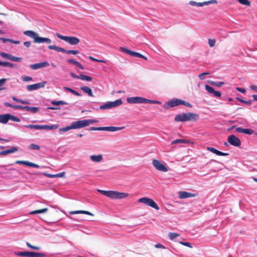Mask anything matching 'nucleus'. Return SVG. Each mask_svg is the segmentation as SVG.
I'll return each instance as SVG.
<instances>
[{
	"instance_id": "obj_4",
	"label": "nucleus",
	"mask_w": 257,
	"mask_h": 257,
	"mask_svg": "<svg viewBox=\"0 0 257 257\" xmlns=\"http://www.w3.org/2000/svg\"><path fill=\"white\" fill-rule=\"evenodd\" d=\"M126 101L128 103H150V104H160L161 102L156 100L148 99L140 96L131 97L126 98Z\"/></svg>"
},
{
	"instance_id": "obj_44",
	"label": "nucleus",
	"mask_w": 257,
	"mask_h": 257,
	"mask_svg": "<svg viewBox=\"0 0 257 257\" xmlns=\"http://www.w3.org/2000/svg\"><path fill=\"white\" fill-rule=\"evenodd\" d=\"M186 142H187V141L185 140L177 139L176 140L173 141L171 143V145H174V144H178V143H186Z\"/></svg>"
},
{
	"instance_id": "obj_50",
	"label": "nucleus",
	"mask_w": 257,
	"mask_h": 257,
	"mask_svg": "<svg viewBox=\"0 0 257 257\" xmlns=\"http://www.w3.org/2000/svg\"><path fill=\"white\" fill-rule=\"evenodd\" d=\"M237 100H238L240 102H242V103H245V104H248V105H250L251 104V102H252V100H244L241 98H237Z\"/></svg>"
},
{
	"instance_id": "obj_63",
	"label": "nucleus",
	"mask_w": 257,
	"mask_h": 257,
	"mask_svg": "<svg viewBox=\"0 0 257 257\" xmlns=\"http://www.w3.org/2000/svg\"><path fill=\"white\" fill-rule=\"evenodd\" d=\"M236 89L238 91H239V92H241V93H245V92H246V90H245V89H244V88H240V87H237V88H236Z\"/></svg>"
},
{
	"instance_id": "obj_32",
	"label": "nucleus",
	"mask_w": 257,
	"mask_h": 257,
	"mask_svg": "<svg viewBox=\"0 0 257 257\" xmlns=\"http://www.w3.org/2000/svg\"><path fill=\"white\" fill-rule=\"evenodd\" d=\"M48 209L47 208H45L43 209L33 211L31 212L30 213V214H37V213H45V212H47L48 211Z\"/></svg>"
},
{
	"instance_id": "obj_26",
	"label": "nucleus",
	"mask_w": 257,
	"mask_h": 257,
	"mask_svg": "<svg viewBox=\"0 0 257 257\" xmlns=\"http://www.w3.org/2000/svg\"><path fill=\"white\" fill-rule=\"evenodd\" d=\"M109 102L111 108L119 106L122 103V101L120 99H117L114 101H110Z\"/></svg>"
},
{
	"instance_id": "obj_24",
	"label": "nucleus",
	"mask_w": 257,
	"mask_h": 257,
	"mask_svg": "<svg viewBox=\"0 0 257 257\" xmlns=\"http://www.w3.org/2000/svg\"><path fill=\"white\" fill-rule=\"evenodd\" d=\"M80 89L88 96L93 97L94 95L92 93V90L88 86H82Z\"/></svg>"
},
{
	"instance_id": "obj_13",
	"label": "nucleus",
	"mask_w": 257,
	"mask_h": 257,
	"mask_svg": "<svg viewBox=\"0 0 257 257\" xmlns=\"http://www.w3.org/2000/svg\"><path fill=\"white\" fill-rule=\"evenodd\" d=\"M49 65V64L47 61L42 62L41 63L31 64L30 67L33 70L38 69L41 68L45 67Z\"/></svg>"
},
{
	"instance_id": "obj_30",
	"label": "nucleus",
	"mask_w": 257,
	"mask_h": 257,
	"mask_svg": "<svg viewBox=\"0 0 257 257\" xmlns=\"http://www.w3.org/2000/svg\"><path fill=\"white\" fill-rule=\"evenodd\" d=\"M58 127V125H41V130L47 129V130H53L56 129Z\"/></svg>"
},
{
	"instance_id": "obj_60",
	"label": "nucleus",
	"mask_w": 257,
	"mask_h": 257,
	"mask_svg": "<svg viewBox=\"0 0 257 257\" xmlns=\"http://www.w3.org/2000/svg\"><path fill=\"white\" fill-rule=\"evenodd\" d=\"M22 60V58L21 57H17L15 56H13V61L16 62H21Z\"/></svg>"
},
{
	"instance_id": "obj_14",
	"label": "nucleus",
	"mask_w": 257,
	"mask_h": 257,
	"mask_svg": "<svg viewBox=\"0 0 257 257\" xmlns=\"http://www.w3.org/2000/svg\"><path fill=\"white\" fill-rule=\"evenodd\" d=\"M214 2L216 3V1L212 0V1H207V2H204L203 3H197L195 1H191L189 2V4L191 6L201 7H203L205 5H207L208 4H212Z\"/></svg>"
},
{
	"instance_id": "obj_29",
	"label": "nucleus",
	"mask_w": 257,
	"mask_h": 257,
	"mask_svg": "<svg viewBox=\"0 0 257 257\" xmlns=\"http://www.w3.org/2000/svg\"><path fill=\"white\" fill-rule=\"evenodd\" d=\"M67 62L73 64L75 65L76 66L78 67L81 69L83 70L84 69L83 66L78 61L74 60L73 59H68Z\"/></svg>"
},
{
	"instance_id": "obj_10",
	"label": "nucleus",
	"mask_w": 257,
	"mask_h": 257,
	"mask_svg": "<svg viewBox=\"0 0 257 257\" xmlns=\"http://www.w3.org/2000/svg\"><path fill=\"white\" fill-rule=\"evenodd\" d=\"M227 141L230 145L235 147H240L241 145L240 140L233 135L228 137Z\"/></svg>"
},
{
	"instance_id": "obj_45",
	"label": "nucleus",
	"mask_w": 257,
	"mask_h": 257,
	"mask_svg": "<svg viewBox=\"0 0 257 257\" xmlns=\"http://www.w3.org/2000/svg\"><path fill=\"white\" fill-rule=\"evenodd\" d=\"M179 234H178L177 233L170 232L169 233V237L170 239L171 240L175 239V238L179 236Z\"/></svg>"
},
{
	"instance_id": "obj_49",
	"label": "nucleus",
	"mask_w": 257,
	"mask_h": 257,
	"mask_svg": "<svg viewBox=\"0 0 257 257\" xmlns=\"http://www.w3.org/2000/svg\"><path fill=\"white\" fill-rule=\"evenodd\" d=\"M71 129H72V126H71V124L70 125H69V126H67L65 127L60 128L59 129V131L60 132H66L68 131L69 130H70Z\"/></svg>"
},
{
	"instance_id": "obj_5",
	"label": "nucleus",
	"mask_w": 257,
	"mask_h": 257,
	"mask_svg": "<svg viewBox=\"0 0 257 257\" xmlns=\"http://www.w3.org/2000/svg\"><path fill=\"white\" fill-rule=\"evenodd\" d=\"M180 105H184L189 107H192V105L190 103L179 98L171 99L165 104V107L166 108H169Z\"/></svg>"
},
{
	"instance_id": "obj_19",
	"label": "nucleus",
	"mask_w": 257,
	"mask_h": 257,
	"mask_svg": "<svg viewBox=\"0 0 257 257\" xmlns=\"http://www.w3.org/2000/svg\"><path fill=\"white\" fill-rule=\"evenodd\" d=\"M207 150L218 156H225L228 155V153H223L212 147H207Z\"/></svg>"
},
{
	"instance_id": "obj_38",
	"label": "nucleus",
	"mask_w": 257,
	"mask_h": 257,
	"mask_svg": "<svg viewBox=\"0 0 257 257\" xmlns=\"http://www.w3.org/2000/svg\"><path fill=\"white\" fill-rule=\"evenodd\" d=\"M26 244L28 247L32 249L38 250L41 248L40 246L33 245L31 244L29 242H26Z\"/></svg>"
},
{
	"instance_id": "obj_8",
	"label": "nucleus",
	"mask_w": 257,
	"mask_h": 257,
	"mask_svg": "<svg viewBox=\"0 0 257 257\" xmlns=\"http://www.w3.org/2000/svg\"><path fill=\"white\" fill-rule=\"evenodd\" d=\"M48 48L50 50H54L57 52H61L63 53H66L68 54L76 55L79 53V51L77 50H66L63 48L59 47L56 45H49Z\"/></svg>"
},
{
	"instance_id": "obj_40",
	"label": "nucleus",
	"mask_w": 257,
	"mask_h": 257,
	"mask_svg": "<svg viewBox=\"0 0 257 257\" xmlns=\"http://www.w3.org/2000/svg\"><path fill=\"white\" fill-rule=\"evenodd\" d=\"M85 120L86 126L89 125L90 124L98 122V120L96 119H89Z\"/></svg>"
},
{
	"instance_id": "obj_42",
	"label": "nucleus",
	"mask_w": 257,
	"mask_h": 257,
	"mask_svg": "<svg viewBox=\"0 0 257 257\" xmlns=\"http://www.w3.org/2000/svg\"><path fill=\"white\" fill-rule=\"evenodd\" d=\"M29 148L31 150H39L40 148V147L38 145L31 144L29 146Z\"/></svg>"
},
{
	"instance_id": "obj_17",
	"label": "nucleus",
	"mask_w": 257,
	"mask_h": 257,
	"mask_svg": "<svg viewBox=\"0 0 257 257\" xmlns=\"http://www.w3.org/2000/svg\"><path fill=\"white\" fill-rule=\"evenodd\" d=\"M16 163L18 164H23V165H26L28 166L36 168H38L40 167L39 165H38V164H35L33 163H31V162H28L27 161H19V160H18L16 162Z\"/></svg>"
},
{
	"instance_id": "obj_35",
	"label": "nucleus",
	"mask_w": 257,
	"mask_h": 257,
	"mask_svg": "<svg viewBox=\"0 0 257 257\" xmlns=\"http://www.w3.org/2000/svg\"><path fill=\"white\" fill-rule=\"evenodd\" d=\"M8 118L9 120H11L16 122H20L21 121L19 118L9 113H8Z\"/></svg>"
},
{
	"instance_id": "obj_2",
	"label": "nucleus",
	"mask_w": 257,
	"mask_h": 257,
	"mask_svg": "<svg viewBox=\"0 0 257 257\" xmlns=\"http://www.w3.org/2000/svg\"><path fill=\"white\" fill-rule=\"evenodd\" d=\"M97 191L101 194L112 199H122L127 197L128 194L126 193L119 192L116 191H105L98 189Z\"/></svg>"
},
{
	"instance_id": "obj_53",
	"label": "nucleus",
	"mask_w": 257,
	"mask_h": 257,
	"mask_svg": "<svg viewBox=\"0 0 257 257\" xmlns=\"http://www.w3.org/2000/svg\"><path fill=\"white\" fill-rule=\"evenodd\" d=\"M22 79L25 82L30 81L33 80L32 77L29 76H25L22 77Z\"/></svg>"
},
{
	"instance_id": "obj_56",
	"label": "nucleus",
	"mask_w": 257,
	"mask_h": 257,
	"mask_svg": "<svg viewBox=\"0 0 257 257\" xmlns=\"http://www.w3.org/2000/svg\"><path fill=\"white\" fill-rule=\"evenodd\" d=\"M7 79L6 78H2L0 79V87L4 85L5 82L7 81ZM3 89V88H0V90Z\"/></svg>"
},
{
	"instance_id": "obj_9",
	"label": "nucleus",
	"mask_w": 257,
	"mask_h": 257,
	"mask_svg": "<svg viewBox=\"0 0 257 257\" xmlns=\"http://www.w3.org/2000/svg\"><path fill=\"white\" fill-rule=\"evenodd\" d=\"M152 165L156 169L159 171L166 172L168 170L167 167H166L164 164H163L160 161L158 160H153Z\"/></svg>"
},
{
	"instance_id": "obj_12",
	"label": "nucleus",
	"mask_w": 257,
	"mask_h": 257,
	"mask_svg": "<svg viewBox=\"0 0 257 257\" xmlns=\"http://www.w3.org/2000/svg\"><path fill=\"white\" fill-rule=\"evenodd\" d=\"M71 124L72 129H78L86 126L85 119L73 121Z\"/></svg>"
},
{
	"instance_id": "obj_41",
	"label": "nucleus",
	"mask_w": 257,
	"mask_h": 257,
	"mask_svg": "<svg viewBox=\"0 0 257 257\" xmlns=\"http://www.w3.org/2000/svg\"><path fill=\"white\" fill-rule=\"evenodd\" d=\"M5 106H8V107H11V108H14V109H20V105H13V104H12L9 102H5Z\"/></svg>"
},
{
	"instance_id": "obj_31",
	"label": "nucleus",
	"mask_w": 257,
	"mask_h": 257,
	"mask_svg": "<svg viewBox=\"0 0 257 257\" xmlns=\"http://www.w3.org/2000/svg\"><path fill=\"white\" fill-rule=\"evenodd\" d=\"M25 127L30 129L41 130V125L28 124L25 125Z\"/></svg>"
},
{
	"instance_id": "obj_52",
	"label": "nucleus",
	"mask_w": 257,
	"mask_h": 257,
	"mask_svg": "<svg viewBox=\"0 0 257 257\" xmlns=\"http://www.w3.org/2000/svg\"><path fill=\"white\" fill-rule=\"evenodd\" d=\"M89 58L90 60L98 62H100V63H106V61L105 60L97 59L93 58V57H92L91 56H89Z\"/></svg>"
},
{
	"instance_id": "obj_61",
	"label": "nucleus",
	"mask_w": 257,
	"mask_h": 257,
	"mask_svg": "<svg viewBox=\"0 0 257 257\" xmlns=\"http://www.w3.org/2000/svg\"><path fill=\"white\" fill-rule=\"evenodd\" d=\"M101 127H91L89 128L90 131H101Z\"/></svg>"
},
{
	"instance_id": "obj_59",
	"label": "nucleus",
	"mask_w": 257,
	"mask_h": 257,
	"mask_svg": "<svg viewBox=\"0 0 257 257\" xmlns=\"http://www.w3.org/2000/svg\"><path fill=\"white\" fill-rule=\"evenodd\" d=\"M9 54H7L4 52H0V56L4 58L8 59Z\"/></svg>"
},
{
	"instance_id": "obj_47",
	"label": "nucleus",
	"mask_w": 257,
	"mask_h": 257,
	"mask_svg": "<svg viewBox=\"0 0 257 257\" xmlns=\"http://www.w3.org/2000/svg\"><path fill=\"white\" fill-rule=\"evenodd\" d=\"M99 108L100 109H105L111 108V107H110L109 102H108L106 103L101 105Z\"/></svg>"
},
{
	"instance_id": "obj_37",
	"label": "nucleus",
	"mask_w": 257,
	"mask_h": 257,
	"mask_svg": "<svg viewBox=\"0 0 257 257\" xmlns=\"http://www.w3.org/2000/svg\"><path fill=\"white\" fill-rule=\"evenodd\" d=\"M1 66L4 67H14V65L13 63L8 62H2L1 61Z\"/></svg>"
},
{
	"instance_id": "obj_55",
	"label": "nucleus",
	"mask_w": 257,
	"mask_h": 257,
	"mask_svg": "<svg viewBox=\"0 0 257 257\" xmlns=\"http://www.w3.org/2000/svg\"><path fill=\"white\" fill-rule=\"evenodd\" d=\"M120 50L124 52V53H125L126 54H131V50H130L125 48H124V47H120Z\"/></svg>"
},
{
	"instance_id": "obj_27",
	"label": "nucleus",
	"mask_w": 257,
	"mask_h": 257,
	"mask_svg": "<svg viewBox=\"0 0 257 257\" xmlns=\"http://www.w3.org/2000/svg\"><path fill=\"white\" fill-rule=\"evenodd\" d=\"M9 121L8 113L5 114H0V122L6 124Z\"/></svg>"
},
{
	"instance_id": "obj_22",
	"label": "nucleus",
	"mask_w": 257,
	"mask_h": 257,
	"mask_svg": "<svg viewBox=\"0 0 257 257\" xmlns=\"http://www.w3.org/2000/svg\"><path fill=\"white\" fill-rule=\"evenodd\" d=\"M65 172H63L59 174H51L47 173H44L43 175L46 177H49V178H56V177H65Z\"/></svg>"
},
{
	"instance_id": "obj_25",
	"label": "nucleus",
	"mask_w": 257,
	"mask_h": 257,
	"mask_svg": "<svg viewBox=\"0 0 257 257\" xmlns=\"http://www.w3.org/2000/svg\"><path fill=\"white\" fill-rule=\"evenodd\" d=\"M90 158L91 160L94 162H100L103 159V157L101 155H91Z\"/></svg>"
},
{
	"instance_id": "obj_16",
	"label": "nucleus",
	"mask_w": 257,
	"mask_h": 257,
	"mask_svg": "<svg viewBox=\"0 0 257 257\" xmlns=\"http://www.w3.org/2000/svg\"><path fill=\"white\" fill-rule=\"evenodd\" d=\"M20 109H25L27 111H30L33 113H36L39 110V108L38 107H31L29 106H22L20 105Z\"/></svg>"
},
{
	"instance_id": "obj_34",
	"label": "nucleus",
	"mask_w": 257,
	"mask_h": 257,
	"mask_svg": "<svg viewBox=\"0 0 257 257\" xmlns=\"http://www.w3.org/2000/svg\"><path fill=\"white\" fill-rule=\"evenodd\" d=\"M64 89L70 91V92H71L72 94H73L74 95H75L76 96H79L81 95V94L80 93H79L78 92H77L76 91L73 90V89H72L71 88H69L68 87H64Z\"/></svg>"
},
{
	"instance_id": "obj_28",
	"label": "nucleus",
	"mask_w": 257,
	"mask_h": 257,
	"mask_svg": "<svg viewBox=\"0 0 257 257\" xmlns=\"http://www.w3.org/2000/svg\"><path fill=\"white\" fill-rule=\"evenodd\" d=\"M46 254L42 252H29V257H45Z\"/></svg>"
},
{
	"instance_id": "obj_64",
	"label": "nucleus",
	"mask_w": 257,
	"mask_h": 257,
	"mask_svg": "<svg viewBox=\"0 0 257 257\" xmlns=\"http://www.w3.org/2000/svg\"><path fill=\"white\" fill-rule=\"evenodd\" d=\"M250 88L251 90L257 92V86H256V85H251V86H250Z\"/></svg>"
},
{
	"instance_id": "obj_11",
	"label": "nucleus",
	"mask_w": 257,
	"mask_h": 257,
	"mask_svg": "<svg viewBox=\"0 0 257 257\" xmlns=\"http://www.w3.org/2000/svg\"><path fill=\"white\" fill-rule=\"evenodd\" d=\"M46 84V81H43L42 82L36 83L32 85H28L27 86V89L28 91H32L34 90H37L38 89L43 88Z\"/></svg>"
},
{
	"instance_id": "obj_51",
	"label": "nucleus",
	"mask_w": 257,
	"mask_h": 257,
	"mask_svg": "<svg viewBox=\"0 0 257 257\" xmlns=\"http://www.w3.org/2000/svg\"><path fill=\"white\" fill-rule=\"evenodd\" d=\"M215 43H216L215 40L211 39H208V44L210 47H213V46H214Z\"/></svg>"
},
{
	"instance_id": "obj_57",
	"label": "nucleus",
	"mask_w": 257,
	"mask_h": 257,
	"mask_svg": "<svg viewBox=\"0 0 257 257\" xmlns=\"http://www.w3.org/2000/svg\"><path fill=\"white\" fill-rule=\"evenodd\" d=\"M209 73H208V72H204V73H201L199 75L198 77L201 80H203L205 79V75H208Z\"/></svg>"
},
{
	"instance_id": "obj_18",
	"label": "nucleus",
	"mask_w": 257,
	"mask_h": 257,
	"mask_svg": "<svg viewBox=\"0 0 257 257\" xmlns=\"http://www.w3.org/2000/svg\"><path fill=\"white\" fill-rule=\"evenodd\" d=\"M18 151V149L17 147H13L9 149H7L6 150L0 152V156H6L9 154L13 153L16 152Z\"/></svg>"
},
{
	"instance_id": "obj_23",
	"label": "nucleus",
	"mask_w": 257,
	"mask_h": 257,
	"mask_svg": "<svg viewBox=\"0 0 257 257\" xmlns=\"http://www.w3.org/2000/svg\"><path fill=\"white\" fill-rule=\"evenodd\" d=\"M69 214L71 215L72 214H84L89 215L90 216H93V214L91 213L90 212H89L88 211H85V210H76V211H69Z\"/></svg>"
},
{
	"instance_id": "obj_3",
	"label": "nucleus",
	"mask_w": 257,
	"mask_h": 257,
	"mask_svg": "<svg viewBox=\"0 0 257 257\" xmlns=\"http://www.w3.org/2000/svg\"><path fill=\"white\" fill-rule=\"evenodd\" d=\"M24 34L27 36L32 38L34 39V42L35 43H46L47 44H50L51 43V40L47 38H43L39 36V35L36 32L31 31L27 30L24 32Z\"/></svg>"
},
{
	"instance_id": "obj_62",
	"label": "nucleus",
	"mask_w": 257,
	"mask_h": 257,
	"mask_svg": "<svg viewBox=\"0 0 257 257\" xmlns=\"http://www.w3.org/2000/svg\"><path fill=\"white\" fill-rule=\"evenodd\" d=\"M213 93L214 94V95L215 96L218 97H220L221 95L220 92L218 91L214 90V92H213Z\"/></svg>"
},
{
	"instance_id": "obj_1",
	"label": "nucleus",
	"mask_w": 257,
	"mask_h": 257,
	"mask_svg": "<svg viewBox=\"0 0 257 257\" xmlns=\"http://www.w3.org/2000/svg\"><path fill=\"white\" fill-rule=\"evenodd\" d=\"M199 118V115L192 112L182 113L176 115L174 120L176 122H185L187 121H197Z\"/></svg>"
},
{
	"instance_id": "obj_54",
	"label": "nucleus",
	"mask_w": 257,
	"mask_h": 257,
	"mask_svg": "<svg viewBox=\"0 0 257 257\" xmlns=\"http://www.w3.org/2000/svg\"><path fill=\"white\" fill-rule=\"evenodd\" d=\"M130 55L136 57H140V56H141V54L137 52L131 51Z\"/></svg>"
},
{
	"instance_id": "obj_20",
	"label": "nucleus",
	"mask_w": 257,
	"mask_h": 257,
	"mask_svg": "<svg viewBox=\"0 0 257 257\" xmlns=\"http://www.w3.org/2000/svg\"><path fill=\"white\" fill-rule=\"evenodd\" d=\"M236 131L238 133H244L247 135H251L253 133L254 131L250 128H242L238 127L236 128Z\"/></svg>"
},
{
	"instance_id": "obj_15",
	"label": "nucleus",
	"mask_w": 257,
	"mask_h": 257,
	"mask_svg": "<svg viewBox=\"0 0 257 257\" xmlns=\"http://www.w3.org/2000/svg\"><path fill=\"white\" fill-rule=\"evenodd\" d=\"M125 126L116 127V126H103L101 127V131L115 132L124 129Z\"/></svg>"
},
{
	"instance_id": "obj_58",
	"label": "nucleus",
	"mask_w": 257,
	"mask_h": 257,
	"mask_svg": "<svg viewBox=\"0 0 257 257\" xmlns=\"http://www.w3.org/2000/svg\"><path fill=\"white\" fill-rule=\"evenodd\" d=\"M179 243L183 245L188 246L189 247H190V248L192 247V245H191L190 243H189V242L180 241Z\"/></svg>"
},
{
	"instance_id": "obj_43",
	"label": "nucleus",
	"mask_w": 257,
	"mask_h": 257,
	"mask_svg": "<svg viewBox=\"0 0 257 257\" xmlns=\"http://www.w3.org/2000/svg\"><path fill=\"white\" fill-rule=\"evenodd\" d=\"M210 83L211 85H215L218 87H221L222 85H223L225 84V83L224 82L211 81Z\"/></svg>"
},
{
	"instance_id": "obj_36",
	"label": "nucleus",
	"mask_w": 257,
	"mask_h": 257,
	"mask_svg": "<svg viewBox=\"0 0 257 257\" xmlns=\"http://www.w3.org/2000/svg\"><path fill=\"white\" fill-rule=\"evenodd\" d=\"M29 252L30 251H21L15 252V254L17 255L29 257Z\"/></svg>"
},
{
	"instance_id": "obj_6",
	"label": "nucleus",
	"mask_w": 257,
	"mask_h": 257,
	"mask_svg": "<svg viewBox=\"0 0 257 257\" xmlns=\"http://www.w3.org/2000/svg\"><path fill=\"white\" fill-rule=\"evenodd\" d=\"M56 35L58 38L65 41L72 45H76L80 42L79 39L75 37L64 36L58 33H56Z\"/></svg>"
},
{
	"instance_id": "obj_39",
	"label": "nucleus",
	"mask_w": 257,
	"mask_h": 257,
	"mask_svg": "<svg viewBox=\"0 0 257 257\" xmlns=\"http://www.w3.org/2000/svg\"><path fill=\"white\" fill-rule=\"evenodd\" d=\"M52 104L56 105H66L67 104V102L63 101V100H59V101H53L52 102Z\"/></svg>"
},
{
	"instance_id": "obj_21",
	"label": "nucleus",
	"mask_w": 257,
	"mask_h": 257,
	"mask_svg": "<svg viewBox=\"0 0 257 257\" xmlns=\"http://www.w3.org/2000/svg\"><path fill=\"white\" fill-rule=\"evenodd\" d=\"M194 196H195V195L194 194H192V193H191L189 192H185V191L180 192H179V197L180 198H181V199H184V198H189V197H193Z\"/></svg>"
},
{
	"instance_id": "obj_33",
	"label": "nucleus",
	"mask_w": 257,
	"mask_h": 257,
	"mask_svg": "<svg viewBox=\"0 0 257 257\" xmlns=\"http://www.w3.org/2000/svg\"><path fill=\"white\" fill-rule=\"evenodd\" d=\"M79 79L83 80L91 81L92 78L89 76L81 74L79 75Z\"/></svg>"
},
{
	"instance_id": "obj_46",
	"label": "nucleus",
	"mask_w": 257,
	"mask_h": 257,
	"mask_svg": "<svg viewBox=\"0 0 257 257\" xmlns=\"http://www.w3.org/2000/svg\"><path fill=\"white\" fill-rule=\"evenodd\" d=\"M238 2L243 5L247 6H250V2L248 0H238Z\"/></svg>"
},
{
	"instance_id": "obj_7",
	"label": "nucleus",
	"mask_w": 257,
	"mask_h": 257,
	"mask_svg": "<svg viewBox=\"0 0 257 257\" xmlns=\"http://www.w3.org/2000/svg\"><path fill=\"white\" fill-rule=\"evenodd\" d=\"M139 203H143L150 206L156 210L159 209V207L157 203L152 199L148 197H143L138 200Z\"/></svg>"
},
{
	"instance_id": "obj_48",
	"label": "nucleus",
	"mask_w": 257,
	"mask_h": 257,
	"mask_svg": "<svg viewBox=\"0 0 257 257\" xmlns=\"http://www.w3.org/2000/svg\"><path fill=\"white\" fill-rule=\"evenodd\" d=\"M206 90L208 91L209 93H213L214 92V88L211 87L210 86L208 85H205V86Z\"/></svg>"
}]
</instances>
